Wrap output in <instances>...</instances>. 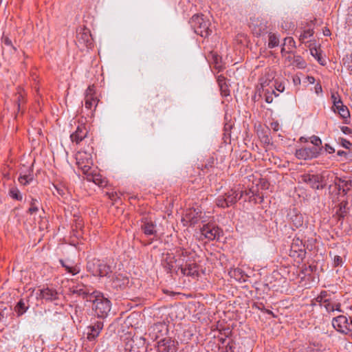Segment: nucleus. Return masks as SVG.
Masks as SVG:
<instances>
[{"instance_id":"nucleus-1","label":"nucleus","mask_w":352,"mask_h":352,"mask_svg":"<svg viewBox=\"0 0 352 352\" xmlns=\"http://www.w3.org/2000/svg\"><path fill=\"white\" fill-rule=\"evenodd\" d=\"M93 310L98 320H103L107 317L111 310V301L105 298L104 295L97 292L92 298Z\"/></svg>"},{"instance_id":"nucleus-2","label":"nucleus","mask_w":352,"mask_h":352,"mask_svg":"<svg viewBox=\"0 0 352 352\" xmlns=\"http://www.w3.org/2000/svg\"><path fill=\"white\" fill-rule=\"evenodd\" d=\"M189 23L194 32L201 37L207 38L212 34L210 22L203 14H194L190 18Z\"/></svg>"},{"instance_id":"nucleus-3","label":"nucleus","mask_w":352,"mask_h":352,"mask_svg":"<svg viewBox=\"0 0 352 352\" xmlns=\"http://www.w3.org/2000/svg\"><path fill=\"white\" fill-rule=\"evenodd\" d=\"M244 193L245 195L248 194L246 191H241L240 194H239L236 190L232 189L228 192L225 193L223 195L219 196L216 199V204L218 207L222 208L232 206L242 198Z\"/></svg>"},{"instance_id":"nucleus-4","label":"nucleus","mask_w":352,"mask_h":352,"mask_svg":"<svg viewBox=\"0 0 352 352\" xmlns=\"http://www.w3.org/2000/svg\"><path fill=\"white\" fill-rule=\"evenodd\" d=\"M303 234L300 231L294 238L291 244L289 256L302 261L306 256L305 245L303 242Z\"/></svg>"},{"instance_id":"nucleus-5","label":"nucleus","mask_w":352,"mask_h":352,"mask_svg":"<svg viewBox=\"0 0 352 352\" xmlns=\"http://www.w3.org/2000/svg\"><path fill=\"white\" fill-rule=\"evenodd\" d=\"M325 174V172L321 174L306 173L301 175V179L302 182L307 184L313 189H323L326 186Z\"/></svg>"},{"instance_id":"nucleus-6","label":"nucleus","mask_w":352,"mask_h":352,"mask_svg":"<svg viewBox=\"0 0 352 352\" xmlns=\"http://www.w3.org/2000/svg\"><path fill=\"white\" fill-rule=\"evenodd\" d=\"M182 261L180 258L176 259L173 254L167 253L162 261V265L167 273L177 272L182 267Z\"/></svg>"},{"instance_id":"nucleus-7","label":"nucleus","mask_w":352,"mask_h":352,"mask_svg":"<svg viewBox=\"0 0 352 352\" xmlns=\"http://www.w3.org/2000/svg\"><path fill=\"white\" fill-rule=\"evenodd\" d=\"M77 43L82 47L92 48L94 47V39L89 29L84 27L77 31Z\"/></svg>"},{"instance_id":"nucleus-8","label":"nucleus","mask_w":352,"mask_h":352,"mask_svg":"<svg viewBox=\"0 0 352 352\" xmlns=\"http://www.w3.org/2000/svg\"><path fill=\"white\" fill-rule=\"evenodd\" d=\"M76 164L78 168L81 169L83 174L87 175L90 172L93 160L90 154L79 152L76 155Z\"/></svg>"},{"instance_id":"nucleus-9","label":"nucleus","mask_w":352,"mask_h":352,"mask_svg":"<svg viewBox=\"0 0 352 352\" xmlns=\"http://www.w3.org/2000/svg\"><path fill=\"white\" fill-rule=\"evenodd\" d=\"M322 149V147H305L297 149L295 153V155L298 159L300 160H311L316 158L320 154Z\"/></svg>"},{"instance_id":"nucleus-10","label":"nucleus","mask_w":352,"mask_h":352,"mask_svg":"<svg viewBox=\"0 0 352 352\" xmlns=\"http://www.w3.org/2000/svg\"><path fill=\"white\" fill-rule=\"evenodd\" d=\"M104 327V322L101 320L93 318L89 326L87 327V339L91 342L95 341L99 336Z\"/></svg>"},{"instance_id":"nucleus-11","label":"nucleus","mask_w":352,"mask_h":352,"mask_svg":"<svg viewBox=\"0 0 352 352\" xmlns=\"http://www.w3.org/2000/svg\"><path fill=\"white\" fill-rule=\"evenodd\" d=\"M332 325L334 329L341 333L349 335L351 333V327L348 318L344 316L340 315L335 317L332 320Z\"/></svg>"},{"instance_id":"nucleus-12","label":"nucleus","mask_w":352,"mask_h":352,"mask_svg":"<svg viewBox=\"0 0 352 352\" xmlns=\"http://www.w3.org/2000/svg\"><path fill=\"white\" fill-rule=\"evenodd\" d=\"M88 286L83 284H77L70 288V291L73 294H76L79 296H82L83 299L87 301H91L95 294L97 292L91 291Z\"/></svg>"},{"instance_id":"nucleus-13","label":"nucleus","mask_w":352,"mask_h":352,"mask_svg":"<svg viewBox=\"0 0 352 352\" xmlns=\"http://www.w3.org/2000/svg\"><path fill=\"white\" fill-rule=\"evenodd\" d=\"M157 349L158 352H177L178 342L170 338H165L157 342Z\"/></svg>"},{"instance_id":"nucleus-14","label":"nucleus","mask_w":352,"mask_h":352,"mask_svg":"<svg viewBox=\"0 0 352 352\" xmlns=\"http://www.w3.org/2000/svg\"><path fill=\"white\" fill-rule=\"evenodd\" d=\"M201 234L208 240L212 241L219 239L222 231L218 227L213 225L206 224L204 225L200 230Z\"/></svg>"},{"instance_id":"nucleus-15","label":"nucleus","mask_w":352,"mask_h":352,"mask_svg":"<svg viewBox=\"0 0 352 352\" xmlns=\"http://www.w3.org/2000/svg\"><path fill=\"white\" fill-rule=\"evenodd\" d=\"M250 28L253 34L258 36L267 32V22L262 19L251 18Z\"/></svg>"},{"instance_id":"nucleus-16","label":"nucleus","mask_w":352,"mask_h":352,"mask_svg":"<svg viewBox=\"0 0 352 352\" xmlns=\"http://www.w3.org/2000/svg\"><path fill=\"white\" fill-rule=\"evenodd\" d=\"M89 131L84 124H78L76 131L70 135L72 143L79 144L88 135Z\"/></svg>"},{"instance_id":"nucleus-17","label":"nucleus","mask_w":352,"mask_h":352,"mask_svg":"<svg viewBox=\"0 0 352 352\" xmlns=\"http://www.w3.org/2000/svg\"><path fill=\"white\" fill-rule=\"evenodd\" d=\"M141 230L146 236L157 235L156 224L147 217L142 218L141 221Z\"/></svg>"},{"instance_id":"nucleus-18","label":"nucleus","mask_w":352,"mask_h":352,"mask_svg":"<svg viewBox=\"0 0 352 352\" xmlns=\"http://www.w3.org/2000/svg\"><path fill=\"white\" fill-rule=\"evenodd\" d=\"M182 262L183 263V260ZM180 270L182 274L186 276L192 277H197L199 276V265L195 262L190 261L186 263L184 266L182 265Z\"/></svg>"},{"instance_id":"nucleus-19","label":"nucleus","mask_w":352,"mask_h":352,"mask_svg":"<svg viewBox=\"0 0 352 352\" xmlns=\"http://www.w3.org/2000/svg\"><path fill=\"white\" fill-rule=\"evenodd\" d=\"M38 297L46 301L52 302L59 298V294L54 289L46 287L39 289Z\"/></svg>"},{"instance_id":"nucleus-20","label":"nucleus","mask_w":352,"mask_h":352,"mask_svg":"<svg viewBox=\"0 0 352 352\" xmlns=\"http://www.w3.org/2000/svg\"><path fill=\"white\" fill-rule=\"evenodd\" d=\"M292 226L296 228H299L304 223V217L302 214L296 209L293 208L288 214Z\"/></svg>"},{"instance_id":"nucleus-21","label":"nucleus","mask_w":352,"mask_h":352,"mask_svg":"<svg viewBox=\"0 0 352 352\" xmlns=\"http://www.w3.org/2000/svg\"><path fill=\"white\" fill-rule=\"evenodd\" d=\"M129 283V280L124 276L118 274L113 276L111 280V286L116 289H122L124 288Z\"/></svg>"},{"instance_id":"nucleus-22","label":"nucleus","mask_w":352,"mask_h":352,"mask_svg":"<svg viewBox=\"0 0 352 352\" xmlns=\"http://www.w3.org/2000/svg\"><path fill=\"white\" fill-rule=\"evenodd\" d=\"M335 184L338 186L339 191H341L344 195H346L352 188V181L351 179H344L342 178H337Z\"/></svg>"},{"instance_id":"nucleus-23","label":"nucleus","mask_w":352,"mask_h":352,"mask_svg":"<svg viewBox=\"0 0 352 352\" xmlns=\"http://www.w3.org/2000/svg\"><path fill=\"white\" fill-rule=\"evenodd\" d=\"M349 208L348 207V201H342L340 202L338 205V209L336 212V216L338 218V221H341V223H342V221L345 217L347 216L349 213Z\"/></svg>"},{"instance_id":"nucleus-24","label":"nucleus","mask_w":352,"mask_h":352,"mask_svg":"<svg viewBox=\"0 0 352 352\" xmlns=\"http://www.w3.org/2000/svg\"><path fill=\"white\" fill-rule=\"evenodd\" d=\"M28 301H29L28 300L21 298L16 303V305L14 307V311L16 313V315L18 317L21 316L28 309V308L30 307V305L28 304Z\"/></svg>"},{"instance_id":"nucleus-25","label":"nucleus","mask_w":352,"mask_h":352,"mask_svg":"<svg viewBox=\"0 0 352 352\" xmlns=\"http://www.w3.org/2000/svg\"><path fill=\"white\" fill-rule=\"evenodd\" d=\"M332 109L335 113H338L344 120H346L350 117L349 111L347 107L343 104V102L338 104V106L332 107Z\"/></svg>"},{"instance_id":"nucleus-26","label":"nucleus","mask_w":352,"mask_h":352,"mask_svg":"<svg viewBox=\"0 0 352 352\" xmlns=\"http://www.w3.org/2000/svg\"><path fill=\"white\" fill-rule=\"evenodd\" d=\"M111 272V267L106 264L104 261L98 259V267H97V273L96 274V276L100 277L106 276Z\"/></svg>"},{"instance_id":"nucleus-27","label":"nucleus","mask_w":352,"mask_h":352,"mask_svg":"<svg viewBox=\"0 0 352 352\" xmlns=\"http://www.w3.org/2000/svg\"><path fill=\"white\" fill-rule=\"evenodd\" d=\"M87 179L89 181H92L96 185L100 186H104L107 184V181L102 177L100 174L93 173L89 172L87 174Z\"/></svg>"},{"instance_id":"nucleus-28","label":"nucleus","mask_w":352,"mask_h":352,"mask_svg":"<svg viewBox=\"0 0 352 352\" xmlns=\"http://www.w3.org/2000/svg\"><path fill=\"white\" fill-rule=\"evenodd\" d=\"M99 100L98 98H85V107L91 110V116H94V112L98 105Z\"/></svg>"},{"instance_id":"nucleus-29","label":"nucleus","mask_w":352,"mask_h":352,"mask_svg":"<svg viewBox=\"0 0 352 352\" xmlns=\"http://www.w3.org/2000/svg\"><path fill=\"white\" fill-rule=\"evenodd\" d=\"M309 50H310V53H311V56H314L321 65H326V61L322 57L321 50L320 48H317L316 46L315 47L310 46Z\"/></svg>"},{"instance_id":"nucleus-30","label":"nucleus","mask_w":352,"mask_h":352,"mask_svg":"<svg viewBox=\"0 0 352 352\" xmlns=\"http://www.w3.org/2000/svg\"><path fill=\"white\" fill-rule=\"evenodd\" d=\"M28 171V173H25L23 175L21 173L18 178L19 183L24 186L30 184V182L33 179L32 169L29 168Z\"/></svg>"},{"instance_id":"nucleus-31","label":"nucleus","mask_w":352,"mask_h":352,"mask_svg":"<svg viewBox=\"0 0 352 352\" xmlns=\"http://www.w3.org/2000/svg\"><path fill=\"white\" fill-rule=\"evenodd\" d=\"M98 267V259L94 258L87 263V270L91 272L94 276L97 273V267Z\"/></svg>"},{"instance_id":"nucleus-32","label":"nucleus","mask_w":352,"mask_h":352,"mask_svg":"<svg viewBox=\"0 0 352 352\" xmlns=\"http://www.w3.org/2000/svg\"><path fill=\"white\" fill-rule=\"evenodd\" d=\"M59 261H60L61 265L67 270V272L72 274V275H76L78 273H79L80 270L78 266H74V267L69 266V265H67L64 262V261L62 259H60Z\"/></svg>"},{"instance_id":"nucleus-33","label":"nucleus","mask_w":352,"mask_h":352,"mask_svg":"<svg viewBox=\"0 0 352 352\" xmlns=\"http://www.w3.org/2000/svg\"><path fill=\"white\" fill-rule=\"evenodd\" d=\"M9 195L12 199L15 200H22V195L16 187H12L9 190Z\"/></svg>"},{"instance_id":"nucleus-34","label":"nucleus","mask_w":352,"mask_h":352,"mask_svg":"<svg viewBox=\"0 0 352 352\" xmlns=\"http://www.w3.org/2000/svg\"><path fill=\"white\" fill-rule=\"evenodd\" d=\"M329 297H330V294L327 291H322L315 300L322 306L324 302H327Z\"/></svg>"},{"instance_id":"nucleus-35","label":"nucleus","mask_w":352,"mask_h":352,"mask_svg":"<svg viewBox=\"0 0 352 352\" xmlns=\"http://www.w3.org/2000/svg\"><path fill=\"white\" fill-rule=\"evenodd\" d=\"M279 44V39L276 36V34L270 33L269 34V42H268V47L274 48L278 46Z\"/></svg>"},{"instance_id":"nucleus-36","label":"nucleus","mask_w":352,"mask_h":352,"mask_svg":"<svg viewBox=\"0 0 352 352\" xmlns=\"http://www.w3.org/2000/svg\"><path fill=\"white\" fill-rule=\"evenodd\" d=\"M344 66L349 71L352 72V54H346L342 58Z\"/></svg>"},{"instance_id":"nucleus-37","label":"nucleus","mask_w":352,"mask_h":352,"mask_svg":"<svg viewBox=\"0 0 352 352\" xmlns=\"http://www.w3.org/2000/svg\"><path fill=\"white\" fill-rule=\"evenodd\" d=\"M293 63L300 69H303L307 65L306 62L300 56H294Z\"/></svg>"},{"instance_id":"nucleus-38","label":"nucleus","mask_w":352,"mask_h":352,"mask_svg":"<svg viewBox=\"0 0 352 352\" xmlns=\"http://www.w3.org/2000/svg\"><path fill=\"white\" fill-rule=\"evenodd\" d=\"M85 98H97L96 96V87L94 85H89L86 89Z\"/></svg>"},{"instance_id":"nucleus-39","label":"nucleus","mask_w":352,"mask_h":352,"mask_svg":"<svg viewBox=\"0 0 352 352\" xmlns=\"http://www.w3.org/2000/svg\"><path fill=\"white\" fill-rule=\"evenodd\" d=\"M313 34H314L313 29H308V30H304V32L300 35L299 40L302 43H303V42H305V39L311 36Z\"/></svg>"},{"instance_id":"nucleus-40","label":"nucleus","mask_w":352,"mask_h":352,"mask_svg":"<svg viewBox=\"0 0 352 352\" xmlns=\"http://www.w3.org/2000/svg\"><path fill=\"white\" fill-rule=\"evenodd\" d=\"M38 200L36 199H32L31 203H30V207L28 209V212L30 214H33L34 212H36L38 210V207L37 206Z\"/></svg>"},{"instance_id":"nucleus-41","label":"nucleus","mask_w":352,"mask_h":352,"mask_svg":"<svg viewBox=\"0 0 352 352\" xmlns=\"http://www.w3.org/2000/svg\"><path fill=\"white\" fill-rule=\"evenodd\" d=\"M214 162H215L214 157H212V156L209 157L206 160V162L205 164L204 165L202 164V166H201V169L204 170V168L208 169L210 168H212V167L214 166Z\"/></svg>"},{"instance_id":"nucleus-42","label":"nucleus","mask_w":352,"mask_h":352,"mask_svg":"<svg viewBox=\"0 0 352 352\" xmlns=\"http://www.w3.org/2000/svg\"><path fill=\"white\" fill-rule=\"evenodd\" d=\"M333 304L334 301L331 300L330 297L328 298L327 300V302H324L322 305L326 309L327 311L328 312H333Z\"/></svg>"},{"instance_id":"nucleus-43","label":"nucleus","mask_w":352,"mask_h":352,"mask_svg":"<svg viewBox=\"0 0 352 352\" xmlns=\"http://www.w3.org/2000/svg\"><path fill=\"white\" fill-rule=\"evenodd\" d=\"M213 60L214 63L215 67L219 69V71H221L223 69V66L221 65V57H220L217 54L213 55Z\"/></svg>"},{"instance_id":"nucleus-44","label":"nucleus","mask_w":352,"mask_h":352,"mask_svg":"<svg viewBox=\"0 0 352 352\" xmlns=\"http://www.w3.org/2000/svg\"><path fill=\"white\" fill-rule=\"evenodd\" d=\"M331 98L333 102V107L338 106V104L342 102L341 98L338 93H332Z\"/></svg>"},{"instance_id":"nucleus-45","label":"nucleus","mask_w":352,"mask_h":352,"mask_svg":"<svg viewBox=\"0 0 352 352\" xmlns=\"http://www.w3.org/2000/svg\"><path fill=\"white\" fill-rule=\"evenodd\" d=\"M242 273L243 271L239 268L234 269V270L230 272V276L234 277L236 280H240L241 278Z\"/></svg>"},{"instance_id":"nucleus-46","label":"nucleus","mask_w":352,"mask_h":352,"mask_svg":"<svg viewBox=\"0 0 352 352\" xmlns=\"http://www.w3.org/2000/svg\"><path fill=\"white\" fill-rule=\"evenodd\" d=\"M310 141H311V144H313L314 145V147H316V148L322 147V140L319 137H318L316 135H312L310 138Z\"/></svg>"},{"instance_id":"nucleus-47","label":"nucleus","mask_w":352,"mask_h":352,"mask_svg":"<svg viewBox=\"0 0 352 352\" xmlns=\"http://www.w3.org/2000/svg\"><path fill=\"white\" fill-rule=\"evenodd\" d=\"M261 141L265 146H269L272 144V138L267 134H263L261 137Z\"/></svg>"},{"instance_id":"nucleus-48","label":"nucleus","mask_w":352,"mask_h":352,"mask_svg":"<svg viewBox=\"0 0 352 352\" xmlns=\"http://www.w3.org/2000/svg\"><path fill=\"white\" fill-rule=\"evenodd\" d=\"M219 88L221 90V95H223V96H227L230 95V90H229L228 87L226 85V83H224V85H220Z\"/></svg>"},{"instance_id":"nucleus-49","label":"nucleus","mask_w":352,"mask_h":352,"mask_svg":"<svg viewBox=\"0 0 352 352\" xmlns=\"http://www.w3.org/2000/svg\"><path fill=\"white\" fill-rule=\"evenodd\" d=\"M55 188V191L53 192L54 194H57L58 195L63 196L65 195V189L64 187L58 186L56 185H54Z\"/></svg>"},{"instance_id":"nucleus-50","label":"nucleus","mask_w":352,"mask_h":352,"mask_svg":"<svg viewBox=\"0 0 352 352\" xmlns=\"http://www.w3.org/2000/svg\"><path fill=\"white\" fill-rule=\"evenodd\" d=\"M2 42L4 45L11 47L15 52L16 51V48L12 45V41L8 36H3Z\"/></svg>"},{"instance_id":"nucleus-51","label":"nucleus","mask_w":352,"mask_h":352,"mask_svg":"<svg viewBox=\"0 0 352 352\" xmlns=\"http://www.w3.org/2000/svg\"><path fill=\"white\" fill-rule=\"evenodd\" d=\"M339 141L342 146H343L345 148L350 149V147L352 144L349 141L344 138H340Z\"/></svg>"},{"instance_id":"nucleus-52","label":"nucleus","mask_w":352,"mask_h":352,"mask_svg":"<svg viewBox=\"0 0 352 352\" xmlns=\"http://www.w3.org/2000/svg\"><path fill=\"white\" fill-rule=\"evenodd\" d=\"M175 254L177 256H179V257H181V256L186 257V256H188V252L184 248L177 249L176 250Z\"/></svg>"},{"instance_id":"nucleus-53","label":"nucleus","mask_w":352,"mask_h":352,"mask_svg":"<svg viewBox=\"0 0 352 352\" xmlns=\"http://www.w3.org/2000/svg\"><path fill=\"white\" fill-rule=\"evenodd\" d=\"M289 45L292 47H295V41L292 37H287L284 39V45Z\"/></svg>"},{"instance_id":"nucleus-54","label":"nucleus","mask_w":352,"mask_h":352,"mask_svg":"<svg viewBox=\"0 0 352 352\" xmlns=\"http://www.w3.org/2000/svg\"><path fill=\"white\" fill-rule=\"evenodd\" d=\"M134 341L133 340H129L125 344L124 349L126 351H129L130 352L135 351L133 343Z\"/></svg>"},{"instance_id":"nucleus-55","label":"nucleus","mask_w":352,"mask_h":352,"mask_svg":"<svg viewBox=\"0 0 352 352\" xmlns=\"http://www.w3.org/2000/svg\"><path fill=\"white\" fill-rule=\"evenodd\" d=\"M346 23L349 25L352 26V6L348 9Z\"/></svg>"},{"instance_id":"nucleus-56","label":"nucleus","mask_w":352,"mask_h":352,"mask_svg":"<svg viewBox=\"0 0 352 352\" xmlns=\"http://www.w3.org/2000/svg\"><path fill=\"white\" fill-rule=\"evenodd\" d=\"M274 95L275 96H278V94H276V92L274 91V90H272V92L270 94H267L265 96V102H267V103H271L273 100V97L272 96Z\"/></svg>"},{"instance_id":"nucleus-57","label":"nucleus","mask_w":352,"mask_h":352,"mask_svg":"<svg viewBox=\"0 0 352 352\" xmlns=\"http://www.w3.org/2000/svg\"><path fill=\"white\" fill-rule=\"evenodd\" d=\"M252 307H255V308L262 311L263 312H264V311L265 309L263 302H254L252 305Z\"/></svg>"},{"instance_id":"nucleus-58","label":"nucleus","mask_w":352,"mask_h":352,"mask_svg":"<svg viewBox=\"0 0 352 352\" xmlns=\"http://www.w3.org/2000/svg\"><path fill=\"white\" fill-rule=\"evenodd\" d=\"M333 263L335 266H339L342 264V259L340 256H335Z\"/></svg>"},{"instance_id":"nucleus-59","label":"nucleus","mask_w":352,"mask_h":352,"mask_svg":"<svg viewBox=\"0 0 352 352\" xmlns=\"http://www.w3.org/2000/svg\"><path fill=\"white\" fill-rule=\"evenodd\" d=\"M324 148V150L329 153H333L335 152V148L329 144H325Z\"/></svg>"},{"instance_id":"nucleus-60","label":"nucleus","mask_w":352,"mask_h":352,"mask_svg":"<svg viewBox=\"0 0 352 352\" xmlns=\"http://www.w3.org/2000/svg\"><path fill=\"white\" fill-rule=\"evenodd\" d=\"M341 131L344 133V134H346V135H351L352 133V129H350L349 127L348 126H342L341 128Z\"/></svg>"},{"instance_id":"nucleus-61","label":"nucleus","mask_w":352,"mask_h":352,"mask_svg":"<svg viewBox=\"0 0 352 352\" xmlns=\"http://www.w3.org/2000/svg\"><path fill=\"white\" fill-rule=\"evenodd\" d=\"M340 307H341V304L340 302L334 301L333 311H338L339 312H343V311L341 309Z\"/></svg>"},{"instance_id":"nucleus-62","label":"nucleus","mask_w":352,"mask_h":352,"mask_svg":"<svg viewBox=\"0 0 352 352\" xmlns=\"http://www.w3.org/2000/svg\"><path fill=\"white\" fill-rule=\"evenodd\" d=\"M275 87L279 92H283L285 90V86L282 83L276 82Z\"/></svg>"},{"instance_id":"nucleus-63","label":"nucleus","mask_w":352,"mask_h":352,"mask_svg":"<svg viewBox=\"0 0 352 352\" xmlns=\"http://www.w3.org/2000/svg\"><path fill=\"white\" fill-rule=\"evenodd\" d=\"M219 86L226 83V78L223 76H219L217 79Z\"/></svg>"},{"instance_id":"nucleus-64","label":"nucleus","mask_w":352,"mask_h":352,"mask_svg":"<svg viewBox=\"0 0 352 352\" xmlns=\"http://www.w3.org/2000/svg\"><path fill=\"white\" fill-rule=\"evenodd\" d=\"M226 349L227 351H230L231 352H233L234 346H233L232 343L228 342L226 346Z\"/></svg>"}]
</instances>
